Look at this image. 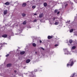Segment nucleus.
I'll use <instances>...</instances> for the list:
<instances>
[{"mask_svg": "<svg viewBox=\"0 0 77 77\" xmlns=\"http://www.w3.org/2000/svg\"><path fill=\"white\" fill-rule=\"evenodd\" d=\"M64 51L65 52L64 53L65 54H71V53H70L68 51L67 48L64 49Z\"/></svg>", "mask_w": 77, "mask_h": 77, "instance_id": "1", "label": "nucleus"}, {"mask_svg": "<svg viewBox=\"0 0 77 77\" xmlns=\"http://www.w3.org/2000/svg\"><path fill=\"white\" fill-rule=\"evenodd\" d=\"M36 1L38 2V1H39V0H33L32 1H31L30 2L31 4L32 5H35V2Z\"/></svg>", "mask_w": 77, "mask_h": 77, "instance_id": "2", "label": "nucleus"}, {"mask_svg": "<svg viewBox=\"0 0 77 77\" xmlns=\"http://www.w3.org/2000/svg\"><path fill=\"white\" fill-rule=\"evenodd\" d=\"M69 63L70 64V66H72L73 65V64H74V62H73V60L72 59H71Z\"/></svg>", "mask_w": 77, "mask_h": 77, "instance_id": "3", "label": "nucleus"}, {"mask_svg": "<svg viewBox=\"0 0 77 77\" xmlns=\"http://www.w3.org/2000/svg\"><path fill=\"white\" fill-rule=\"evenodd\" d=\"M63 6H65V7H66V6H68V4H66L65 2H64L63 3Z\"/></svg>", "mask_w": 77, "mask_h": 77, "instance_id": "4", "label": "nucleus"}, {"mask_svg": "<svg viewBox=\"0 0 77 77\" xmlns=\"http://www.w3.org/2000/svg\"><path fill=\"white\" fill-rule=\"evenodd\" d=\"M44 17V14H39V18H42Z\"/></svg>", "mask_w": 77, "mask_h": 77, "instance_id": "5", "label": "nucleus"}, {"mask_svg": "<svg viewBox=\"0 0 77 77\" xmlns=\"http://www.w3.org/2000/svg\"><path fill=\"white\" fill-rule=\"evenodd\" d=\"M56 19H59V18L57 17H53V18H52V20L53 21H54V20H56Z\"/></svg>", "mask_w": 77, "mask_h": 77, "instance_id": "6", "label": "nucleus"}, {"mask_svg": "<svg viewBox=\"0 0 77 77\" xmlns=\"http://www.w3.org/2000/svg\"><path fill=\"white\" fill-rule=\"evenodd\" d=\"M8 13V10H5L4 11V15H6V14Z\"/></svg>", "mask_w": 77, "mask_h": 77, "instance_id": "7", "label": "nucleus"}, {"mask_svg": "<svg viewBox=\"0 0 77 77\" xmlns=\"http://www.w3.org/2000/svg\"><path fill=\"white\" fill-rule=\"evenodd\" d=\"M30 62V59H27L26 60V63H28Z\"/></svg>", "mask_w": 77, "mask_h": 77, "instance_id": "8", "label": "nucleus"}, {"mask_svg": "<svg viewBox=\"0 0 77 77\" xmlns=\"http://www.w3.org/2000/svg\"><path fill=\"white\" fill-rule=\"evenodd\" d=\"M8 36V35L6 34H4L2 35V37L3 38H7Z\"/></svg>", "mask_w": 77, "mask_h": 77, "instance_id": "9", "label": "nucleus"}, {"mask_svg": "<svg viewBox=\"0 0 77 77\" xmlns=\"http://www.w3.org/2000/svg\"><path fill=\"white\" fill-rule=\"evenodd\" d=\"M26 3H24L22 4V6L23 7H25V6H26Z\"/></svg>", "mask_w": 77, "mask_h": 77, "instance_id": "10", "label": "nucleus"}, {"mask_svg": "<svg viewBox=\"0 0 77 77\" xmlns=\"http://www.w3.org/2000/svg\"><path fill=\"white\" fill-rule=\"evenodd\" d=\"M59 23V22H56L54 23L55 25H58Z\"/></svg>", "mask_w": 77, "mask_h": 77, "instance_id": "11", "label": "nucleus"}, {"mask_svg": "<svg viewBox=\"0 0 77 77\" xmlns=\"http://www.w3.org/2000/svg\"><path fill=\"white\" fill-rule=\"evenodd\" d=\"M11 65H12V64H11V63L8 64H7V66L8 67H9V66H11Z\"/></svg>", "mask_w": 77, "mask_h": 77, "instance_id": "12", "label": "nucleus"}, {"mask_svg": "<svg viewBox=\"0 0 77 77\" xmlns=\"http://www.w3.org/2000/svg\"><path fill=\"white\" fill-rule=\"evenodd\" d=\"M75 74H76L74 73L72 75V76L71 77H76L77 76L75 75Z\"/></svg>", "mask_w": 77, "mask_h": 77, "instance_id": "13", "label": "nucleus"}, {"mask_svg": "<svg viewBox=\"0 0 77 77\" xmlns=\"http://www.w3.org/2000/svg\"><path fill=\"white\" fill-rule=\"evenodd\" d=\"M25 53V52L24 51L21 52L20 53V54H24Z\"/></svg>", "mask_w": 77, "mask_h": 77, "instance_id": "14", "label": "nucleus"}, {"mask_svg": "<svg viewBox=\"0 0 77 77\" xmlns=\"http://www.w3.org/2000/svg\"><path fill=\"white\" fill-rule=\"evenodd\" d=\"M44 6H45V7L47 6V4L46 3H44Z\"/></svg>", "mask_w": 77, "mask_h": 77, "instance_id": "15", "label": "nucleus"}, {"mask_svg": "<svg viewBox=\"0 0 77 77\" xmlns=\"http://www.w3.org/2000/svg\"><path fill=\"white\" fill-rule=\"evenodd\" d=\"M17 31V32H19V33H21V32H22V30H20L19 29H18Z\"/></svg>", "mask_w": 77, "mask_h": 77, "instance_id": "16", "label": "nucleus"}, {"mask_svg": "<svg viewBox=\"0 0 77 77\" xmlns=\"http://www.w3.org/2000/svg\"><path fill=\"white\" fill-rule=\"evenodd\" d=\"M48 39H51L52 37L49 35L48 36Z\"/></svg>", "mask_w": 77, "mask_h": 77, "instance_id": "17", "label": "nucleus"}, {"mask_svg": "<svg viewBox=\"0 0 77 77\" xmlns=\"http://www.w3.org/2000/svg\"><path fill=\"white\" fill-rule=\"evenodd\" d=\"M22 17H24L26 16V14H24V13H23L22 14Z\"/></svg>", "mask_w": 77, "mask_h": 77, "instance_id": "18", "label": "nucleus"}, {"mask_svg": "<svg viewBox=\"0 0 77 77\" xmlns=\"http://www.w3.org/2000/svg\"><path fill=\"white\" fill-rule=\"evenodd\" d=\"M32 45L33 47H36V45L35 43H33L32 44Z\"/></svg>", "mask_w": 77, "mask_h": 77, "instance_id": "19", "label": "nucleus"}, {"mask_svg": "<svg viewBox=\"0 0 77 77\" xmlns=\"http://www.w3.org/2000/svg\"><path fill=\"white\" fill-rule=\"evenodd\" d=\"M9 3L7 2L5 4V5H9Z\"/></svg>", "mask_w": 77, "mask_h": 77, "instance_id": "20", "label": "nucleus"}, {"mask_svg": "<svg viewBox=\"0 0 77 77\" xmlns=\"http://www.w3.org/2000/svg\"><path fill=\"white\" fill-rule=\"evenodd\" d=\"M36 5H33L32 7V9H35V8H36Z\"/></svg>", "mask_w": 77, "mask_h": 77, "instance_id": "21", "label": "nucleus"}, {"mask_svg": "<svg viewBox=\"0 0 77 77\" xmlns=\"http://www.w3.org/2000/svg\"><path fill=\"white\" fill-rule=\"evenodd\" d=\"M75 48H76V47H75V46H74L72 47V50H74V49H75Z\"/></svg>", "mask_w": 77, "mask_h": 77, "instance_id": "22", "label": "nucleus"}, {"mask_svg": "<svg viewBox=\"0 0 77 77\" xmlns=\"http://www.w3.org/2000/svg\"><path fill=\"white\" fill-rule=\"evenodd\" d=\"M74 30V29H71L70 30V33H71V32H72Z\"/></svg>", "mask_w": 77, "mask_h": 77, "instance_id": "23", "label": "nucleus"}, {"mask_svg": "<svg viewBox=\"0 0 77 77\" xmlns=\"http://www.w3.org/2000/svg\"><path fill=\"white\" fill-rule=\"evenodd\" d=\"M69 42L70 44H71L72 42V40H69Z\"/></svg>", "mask_w": 77, "mask_h": 77, "instance_id": "24", "label": "nucleus"}, {"mask_svg": "<svg viewBox=\"0 0 77 77\" xmlns=\"http://www.w3.org/2000/svg\"><path fill=\"white\" fill-rule=\"evenodd\" d=\"M26 21H24L23 22V24H26Z\"/></svg>", "mask_w": 77, "mask_h": 77, "instance_id": "25", "label": "nucleus"}, {"mask_svg": "<svg viewBox=\"0 0 77 77\" xmlns=\"http://www.w3.org/2000/svg\"><path fill=\"white\" fill-rule=\"evenodd\" d=\"M70 23V20H69L68 21H67L66 23H68V24H69Z\"/></svg>", "mask_w": 77, "mask_h": 77, "instance_id": "26", "label": "nucleus"}, {"mask_svg": "<svg viewBox=\"0 0 77 77\" xmlns=\"http://www.w3.org/2000/svg\"><path fill=\"white\" fill-rule=\"evenodd\" d=\"M18 74L20 76V75H21V73H20L18 72Z\"/></svg>", "mask_w": 77, "mask_h": 77, "instance_id": "27", "label": "nucleus"}, {"mask_svg": "<svg viewBox=\"0 0 77 77\" xmlns=\"http://www.w3.org/2000/svg\"><path fill=\"white\" fill-rule=\"evenodd\" d=\"M54 12L55 13H56V12H57V10H55V11H54Z\"/></svg>", "mask_w": 77, "mask_h": 77, "instance_id": "28", "label": "nucleus"}, {"mask_svg": "<svg viewBox=\"0 0 77 77\" xmlns=\"http://www.w3.org/2000/svg\"><path fill=\"white\" fill-rule=\"evenodd\" d=\"M5 44H7L5 43H2V45H5Z\"/></svg>", "mask_w": 77, "mask_h": 77, "instance_id": "29", "label": "nucleus"}, {"mask_svg": "<svg viewBox=\"0 0 77 77\" xmlns=\"http://www.w3.org/2000/svg\"><path fill=\"white\" fill-rule=\"evenodd\" d=\"M9 56V54H7L6 55V57H8V56Z\"/></svg>", "mask_w": 77, "mask_h": 77, "instance_id": "30", "label": "nucleus"}, {"mask_svg": "<svg viewBox=\"0 0 77 77\" xmlns=\"http://www.w3.org/2000/svg\"><path fill=\"white\" fill-rule=\"evenodd\" d=\"M36 21H37V20L36 19H35L34 21L33 22H36Z\"/></svg>", "mask_w": 77, "mask_h": 77, "instance_id": "31", "label": "nucleus"}, {"mask_svg": "<svg viewBox=\"0 0 77 77\" xmlns=\"http://www.w3.org/2000/svg\"><path fill=\"white\" fill-rule=\"evenodd\" d=\"M56 19V21H57V22H58V21H59V18H58V19Z\"/></svg>", "mask_w": 77, "mask_h": 77, "instance_id": "32", "label": "nucleus"}, {"mask_svg": "<svg viewBox=\"0 0 77 77\" xmlns=\"http://www.w3.org/2000/svg\"><path fill=\"white\" fill-rule=\"evenodd\" d=\"M41 49L43 50H44V48H41Z\"/></svg>", "mask_w": 77, "mask_h": 77, "instance_id": "33", "label": "nucleus"}, {"mask_svg": "<svg viewBox=\"0 0 77 77\" xmlns=\"http://www.w3.org/2000/svg\"><path fill=\"white\" fill-rule=\"evenodd\" d=\"M67 66H69V64H67Z\"/></svg>", "mask_w": 77, "mask_h": 77, "instance_id": "34", "label": "nucleus"}, {"mask_svg": "<svg viewBox=\"0 0 77 77\" xmlns=\"http://www.w3.org/2000/svg\"><path fill=\"white\" fill-rule=\"evenodd\" d=\"M60 13V12L59 11H58L57 12V14H59V13Z\"/></svg>", "mask_w": 77, "mask_h": 77, "instance_id": "35", "label": "nucleus"}, {"mask_svg": "<svg viewBox=\"0 0 77 77\" xmlns=\"http://www.w3.org/2000/svg\"><path fill=\"white\" fill-rule=\"evenodd\" d=\"M55 47H57V46H58V45H57V44L55 45Z\"/></svg>", "mask_w": 77, "mask_h": 77, "instance_id": "36", "label": "nucleus"}, {"mask_svg": "<svg viewBox=\"0 0 77 77\" xmlns=\"http://www.w3.org/2000/svg\"><path fill=\"white\" fill-rule=\"evenodd\" d=\"M34 71H35V72H36V71H37V70L36 69H35L34 70Z\"/></svg>", "mask_w": 77, "mask_h": 77, "instance_id": "37", "label": "nucleus"}, {"mask_svg": "<svg viewBox=\"0 0 77 77\" xmlns=\"http://www.w3.org/2000/svg\"><path fill=\"white\" fill-rule=\"evenodd\" d=\"M34 15H37V14L36 13L34 14Z\"/></svg>", "mask_w": 77, "mask_h": 77, "instance_id": "38", "label": "nucleus"}, {"mask_svg": "<svg viewBox=\"0 0 77 77\" xmlns=\"http://www.w3.org/2000/svg\"><path fill=\"white\" fill-rule=\"evenodd\" d=\"M40 43H41V42H42V41L41 40H40Z\"/></svg>", "mask_w": 77, "mask_h": 77, "instance_id": "39", "label": "nucleus"}, {"mask_svg": "<svg viewBox=\"0 0 77 77\" xmlns=\"http://www.w3.org/2000/svg\"><path fill=\"white\" fill-rule=\"evenodd\" d=\"M14 72H15V73H16V72H17V71L16 70H14Z\"/></svg>", "mask_w": 77, "mask_h": 77, "instance_id": "40", "label": "nucleus"}, {"mask_svg": "<svg viewBox=\"0 0 77 77\" xmlns=\"http://www.w3.org/2000/svg\"><path fill=\"white\" fill-rule=\"evenodd\" d=\"M24 74H25L26 75H27V74H28V73H24Z\"/></svg>", "mask_w": 77, "mask_h": 77, "instance_id": "41", "label": "nucleus"}, {"mask_svg": "<svg viewBox=\"0 0 77 77\" xmlns=\"http://www.w3.org/2000/svg\"><path fill=\"white\" fill-rule=\"evenodd\" d=\"M68 45L69 46H70V45L69 44H68Z\"/></svg>", "mask_w": 77, "mask_h": 77, "instance_id": "42", "label": "nucleus"}, {"mask_svg": "<svg viewBox=\"0 0 77 77\" xmlns=\"http://www.w3.org/2000/svg\"><path fill=\"white\" fill-rule=\"evenodd\" d=\"M16 35H18V33H17V34H16Z\"/></svg>", "mask_w": 77, "mask_h": 77, "instance_id": "43", "label": "nucleus"}, {"mask_svg": "<svg viewBox=\"0 0 77 77\" xmlns=\"http://www.w3.org/2000/svg\"><path fill=\"white\" fill-rule=\"evenodd\" d=\"M35 54H37V52H35Z\"/></svg>", "mask_w": 77, "mask_h": 77, "instance_id": "44", "label": "nucleus"}, {"mask_svg": "<svg viewBox=\"0 0 77 77\" xmlns=\"http://www.w3.org/2000/svg\"><path fill=\"white\" fill-rule=\"evenodd\" d=\"M27 2H29V1H28Z\"/></svg>", "mask_w": 77, "mask_h": 77, "instance_id": "45", "label": "nucleus"}, {"mask_svg": "<svg viewBox=\"0 0 77 77\" xmlns=\"http://www.w3.org/2000/svg\"><path fill=\"white\" fill-rule=\"evenodd\" d=\"M76 16H77V14H76Z\"/></svg>", "mask_w": 77, "mask_h": 77, "instance_id": "46", "label": "nucleus"}, {"mask_svg": "<svg viewBox=\"0 0 77 77\" xmlns=\"http://www.w3.org/2000/svg\"><path fill=\"white\" fill-rule=\"evenodd\" d=\"M22 77H23V76L22 75Z\"/></svg>", "mask_w": 77, "mask_h": 77, "instance_id": "47", "label": "nucleus"}, {"mask_svg": "<svg viewBox=\"0 0 77 77\" xmlns=\"http://www.w3.org/2000/svg\"><path fill=\"white\" fill-rule=\"evenodd\" d=\"M15 26H17V25H15Z\"/></svg>", "mask_w": 77, "mask_h": 77, "instance_id": "48", "label": "nucleus"}, {"mask_svg": "<svg viewBox=\"0 0 77 77\" xmlns=\"http://www.w3.org/2000/svg\"><path fill=\"white\" fill-rule=\"evenodd\" d=\"M33 37V36H32V37Z\"/></svg>", "mask_w": 77, "mask_h": 77, "instance_id": "49", "label": "nucleus"}]
</instances>
